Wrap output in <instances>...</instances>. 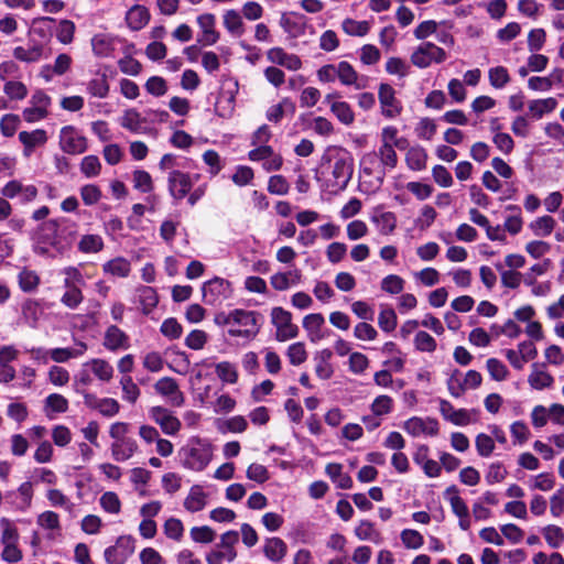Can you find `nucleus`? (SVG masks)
Segmentation results:
<instances>
[{
  "mask_svg": "<svg viewBox=\"0 0 564 564\" xmlns=\"http://www.w3.org/2000/svg\"><path fill=\"white\" fill-rule=\"evenodd\" d=\"M183 464L185 467L200 471L206 468L213 457V449L209 444L200 440H192L188 445L182 448Z\"/></svg>",
  "mask_w": 564,
  "mask_h": 564,
  "instance_id": "4",
  "label": "nucleus"
},
{
  "mask_svg": "<svg viewBox=\"0 0 564 564\" xmlns=\"http://www.w3.org/2000/svg\"><path fill=\"white\" fill-rule=\"evenodd\" d=\"M556 226V221L553 217L544 215L538 217L530 224V229L538 237H547L552 234Z\"/></svg>",
  "mask_w": 564,
  "mask_h": 564,
  "instance_id": "30",
  "label": "nucleus"
},
{
  "mask_svg": "<svg viewBox=\"0 0 564 564\" xmlns=\"http://www.w3.org/2000/svg\"><path fill=\"white\" fill-rule=\"evenodd\" d=\"M432 176L434 182L442 187H451L454 183L451 172L444 165H435L432 169Z\"/></svg>",
  "mask_w": 564,
  "mask_h": 564,
  "instance_id": "61",
  "label": "nucleus"
},
{
  "mask_svg": "<svg viewBox=\"0 0 564 564\" xmlns=\"http://www.w3.org/2000/svg\"><path fill=\"white\" fill-rule=\"evenodd\" d=\"M147 118L143 117L138 110L130 108L127 109L120 118V126L123 129L137 134H145L151 131L147 126Z\"/></svg>",
  "mask_w": 564,
  "mask_h": 564,
  "instance_id": "14",
  "label": "nucleus"
},
{
  "mask_svg": "<svg viewBox=\"0 0 564 564\" xmlns=\"http://www.w3.org/2000/svg\"><path fill=\"white\" fill-rule=\"evenodd\" d=\"M118 66L123 74L138 76L142 72V65L131 56H126L118 61Z\"/></svg>",
  "mask_w": 564,
  "mask_h": 564,
  "instance_id": "64",
  "label": "nucleus"
},
{
  "mask_svg": "<svg viewBox=\"0 0 564 564\" xmlns=\"http://www.w3.org/2000/svg\"><path fill=\"white\" fill-rule=\"evenodd\" d=\"M337 79L345 86H352L356 89L366 87L364 77H360L352 65L346 61L337 64Z\"/></svg>",
  "mask_w": 564,
  "mask_h": 564,
  "instance_id": "17",
  "label": "nucleus"
},
{
  "mask_svg": "<svg viewBox=\"0 0 564 564\" xmlns=\"http://www.w3.org/2000/svg\"><path fill=\"white\" fill-rule=\"evenodd\" d=\"M347 237L349 240H358L368 234V226L364 220H352L346 227Z\"/></svg>",
  "mask_w": 564,
  "mask_h": 564,
  "instance_id": "59",
  "label": "nucleus"
},
{
  "mask_svg": "<svg viewBox=\"0 0 564 564\" xmlns=\"http://www.w3.org/2000/svg\"><path fill=\"white\" fill-rule=\"evenodd\" d=\"M378 324L383 332L390 333L397 327V315L392 308H383L378 317Z\"/></svg>",
  "mask_w": 564,
  "mask_h": 564,
  "instance_id": "56",
  "label": "nucleus"
},
{
  "mask_svg": "<svg viewBox=\"0 0 564 564\" xmlns=\"http://www.w3.org/2000/svg\"><path fill=\"white\" fill-rule=\"evenodd\" d=\"M44 227L47 230L52 231H59V234L63 236L64 241L54 240L52 245L56 247V249L62 250L66 247H69L72 242L75 239V236L77 234V225L74 221H70L69 219H61L59 223L57 221H50L44 225Z\"/></svg>",
  "mask_w": 564,
  "mask_h": 564,
  "instance_id": "11",
  "label": "nucleus"
},
{
  "mask_svg": "<svg viewBox=\"0 0 564 564\" xmlns=\"http://www.w3.org/2000/svg\"><path fill=\"white\" fill-rule=\"evenodd\" d=\"M360 164L365 173H378L379 180L382 181L388 172L397 167L398 154L393 147L380 144L377 151L365 154Z\"/></svg>",
  "mask_w": 564,
  "mask_h": 564,
  "instance_id": "3",
  "label": "nucleus"
},
{
  "mask_svg": "<svg viewBox=\"0 0 564 564\" xmlns=\"http://www.w3.org/2000/svg\"><path fill=\"white\" fill-rule=\"evenodd\" d=\"M543 535L545 541L552 547H558L564 541V533L557 525H547L543 529Z\"/></svg>",
  "mask_w": 564,
  "mask_h": 564,
  "instance_id": "63",
  "label": "nucleus"
},
{
  "mask_svg": "<svg viewBox=\"0 0 564 564\" xmlns=\"http://www.w3.org/2000/svg\"><path fill=\"white\" fill-rule=\"evenodd\" d=\"M223 23L226 30L234 36H241L245 33V24L241 14L234 9L225 11Z\"/></svg>",
  "mask_w": 564,
  "mask_h": 564,
  "instance_id": "25",
  "label": "nucleus"
},
{
  "mask_svg": "<svg viewBox=\"0 0 564 564\" xmlns=\"http://www.w3.org/2000/svg\"><path fill=\"white\" fill-rule=\"evenodd\" d=\"M487 370L491 378L496 381L505 380L509 373L507 367L496 358H490L487 360Z\"/></svg>",
  "mask_w": 564,
  "mask_h": 564,
  "instance_id": "62",
  "label": "nucleus"
},
{
  "mask_svg": "<svg viewBox=\"0 0 564 564\" xmlns=\"http://www.w3.org/2000/svg\"><path fill=\"white\" fill-rule=\"evenodd\" d=\"M59 145L65 153L80 154L87 150V139L73 126H66L61 130Z\"/></svg>",
  "mask_w": 564,
  "mask_h": 564,
  "instance_id": "9",
  "label": "nucleus"
},
{
  "mask_svg": "<svg viewBox=\"0 0 564 564\" xmlns=\"http://www.w3.org/2000/svg\"><path fill=\"white\" fill-rule=\"evenodd\" d=\"M154 389L159 394L169 398V401L172 405L181 406L184 404V394L180 390V387L174 378L164 377L158 380L154 384Z\"/></svg>",
  "mask_w": 564,
  "mask_h": 564,
  "instance_id": "13",
  "label": "nucleus"
},
{
  "mask_svg": "<svg viewBox=\"0 0 564 564\" xmlns=\"http://www.w3.org/2000/svg\"><path fill=\"white\" fill-rule=\"evenodd\" d=\"M223 286L224 284H203L202 294L204 301L213 305L219 300L220 295L225 297V289Z\"/></svg>",
  "mask_w": 564,
  "mask_h": 564,
  "instance_id": "55",
  "label": "nucleus"
},
{
  "mask_svg": "<svg viewBox=\"0 0 564 564\" xmlns=\"http://www.w3.org/2000/svg\"><path fill=\"white\" fill-rule=\"evenodd\" d=\"M405 162L410 170L422 171L426 167L427 153L424 148L420 145L412 147L405 154Z\"/></svg>",
  "mask_w": 564,
  "mask_h": 564,
  "instance_id": "26",
  "label": "nucleus"
},
{
  "mask_svg": "<svg viewBox=\"0 0 564 564\" xmlns=\"http://www.w3.org/2000/svg\"><path fill=\"white\" fill-rule=\"evenodd\" d=\"M110 449L116 462H126L138 451V444L135 440L128 437L112 442Z\"/></svg>",
  "mask_w": 564,
  "mask_h": 564,
  "instance_id": "19",
  "label": "nucleus"
},
{
  "mask_svg": "<svg viewBox=\"0 0 564 564\" xmlns=\"http://www.w3.org/2000/svg\"><path fill=\"white\" fill-rule=\"evenodd\" d=\"M87 91L97 98H106L109 93V84L105 74L90 79L87 84Z\"/></svg>",
  "mask_w": 564,
  "mask_h": 564,
  "instance_id": "39",
  "label": "nucleus"
},
{
  "mask_svg": "<svg viewBox=\"0 0 564 564\" xmlns=\"http://www.w3.org/2000/svg\"><path fill=\"white\" fill-rule=\"evenodd\" d=\"M0 527L2 529L1 543L3 545L18 544L19 533L12 521L2 518L0 520Z\"/></svg>",
  "mask_w": 564,
  "mask_h": 564,
  "instance_id": "43",
  "label": "nucleus"
},
{
  "mask_svg": "<svg viewBox=\"0 0 564 564\" xmlns=\"http://www.w3.org/2000/svg\"><path fill=\"white\" fill-rule=\"evenodd\" d=\"M106 273H109L112 278H127L130 272V263L124 258H116L108 261L104 265Z\"/></svg>",
  "mask_w": 564,
  "mask_h": 564,
  "instance_id": "32",
  "label": "nucleus"
},
{
  "mask_svg": "<svg viewBox=\"0 0 564 564\" xmlns=\"http://www.w3.org/2000/svg\"><path fill=\"white\" fill-rule=\"evenodd\" d=\"M405 187L419 200L427 199L433 193V187L430 184L422 182H409Z\"/></svg>",
  "mask_w": 564,
  "mask_h": 564,
  "instance_id": "60",
  "label": "nucleus"
},
{
  "mask_svg": "<svg viewBox=\"0 0 564 564\" xmlns=\"http://www.w3.org/2000/svg\"><path fill=\"white\" fill-rule=\"evenodd\" d=\"M544 365L533 364L532 372L530 373L528 381L533 389L542 390L549 388L553 383V377L543 370Z\"/></svg>",
  "mask_w": 564,
  "mask_h": 564,
  "instance_id": "24",
  "label": "nucleus"
},
{
  "mask_svg": "<svg viewBox=\"0 0 564 564\" xmlns=\"http://www.w3.org/2000/svg\"><path fill=\"white\" fill-rule=\"evenodd\" d=\"M85 366H89L94 375L102 381H109L112 378L113 368L104 359H93Z\"/></svg>",
  "mask_w": 564,
  "mask_h": 564,
  "instance_id": "38",
  "label": "nucleus"
},
{
  "mask_svg": "<svg viewBox=\"0 0 564 564\" xmlns=\"http://www.w3.org/2000/svg\"><path fill=\"white\" fill-rule=\"evenodd\" d=\"M19 141L23 144V155L30 158L35 148L42 147L47 141L46 131L43 129H35L33 131H21L19 133Z\"/></svg>",
  "mask_w": 564,
  "mask_h": 564,
  "instance_id": "16",
  "label": "nucleus"
},
{
  "mask_svg": "<svg viewBox=\"0 0 564 564\" xmlns=\"http://www.w3.org/2000/svg\"><path fill=\"white\" fill-rule=\"evenodd\" d=\"M104 248V240L99 235H84L78 242V250L83 253H96Z\"/></svg>",
  "mask_w": 564,
  "mask_h": 564,
  "instance_id": "36",
  "label": "nucleus"
},
{
  "mask_svg": "<svg viewBox=\"0 0 564 564\" xmlns=\"http://www.w3.org/2000/svg\"><path fill=\"white\" fill-rule=\"evenodd\" d=\"M197 24L202 31L199 42L203 45H214L219 40L216 31V17L213 13H204L197 17Z\"/></svg>",
  "mask_w": 564,
  "mask_h": 564,
  "instance_id": "15",
  "label": "nucleus"
},
{
  "mask_svg": "<svg viewBox=\"0 0 564 564\" xmlns=\"http://www.w3.org/2000/svg\"><path fill=\"white\" fill-rule=\"evenodd\" d=\"M128 26L133 31L143 29L150 21V12L143 7L135 4L126 14Z\"/></svg>",
  "mask_w": 564,
  "mask_h": 564,
  "instance_id": "20",
  "label": "nucleus"
},
{
  "mask_svg": "<svg viewBox=\"0 0 564 564\" xmlns=\"http://www.w3.org/2000/svg\"><path fill=\"white\" fill-rule=\"evenodd\" d=\"M55 22L53 18L41 17L32 21L31 34L37 35L41 39H46L51 34L52 24Z\"/></svg>",
  "mask_w": 564,
  "mask_h": 564,
  "instance_id": "41",
  "label": "nucleus"
},
{
  "mask_svg": "<svg viewBox=\"0 0 564 564\" xmlns=\"http://www.w3.org/2000/svg\"><path fill=\"white\" fill-rule=\"evenodd\" d=\"M286 355L293 366H299L307 359L305 346L301 341L290 345Z\"/></svg>",
  "mask_w": 564,
  "mask_h": 564,
  "instance_id": "53",
  "label": "nucleus"
},
{
  "mask_svg": "<svg viewBox=\"0 0 564 564\" xmlns=\"http://www.w3.org/2000/svg\"><path fill=\"white\" fill-rule=\"evenodd\" d=\"M140 303L143 306L145 314L150 313L153 307L156 306L159 299L154 289L150 286H143L139 290Z\"/></svg>",
  "mask_w": 564,
  "mask_h": 564,
  "instance_id": "47",
  "label": "nucleus"
},
{
  "mask_svg": "<svg viewBox=\"0 0 564 564\" xmlns=\"http://www.w3.org/2000/svg\"><path fill=\"white\" fill-rule=\"evenodd\" d=\"M288 552L285 542L280 538H268L264 542L263 553L264 555L273 561L280 562Z\"/></svg>",
  "mask_w": 564,
  "mask_h": 564,
  "instance_id": "23",
  "label": "nucleus"
},
{
  "mask_svg": "<svg viewBox=\"0 0 564 564\" xmlns=\"http://www.w3.org/2000/svg\"><path fill=\"white\" fill-rule=\"evenodd\" d=\"M91 46L95 55L108 57L115 50L113 37L107 34H96L91 39Z\"/></svg>",
  "mask_w": 564,
  "mask_h": 564,
  "instance_id": "29",
  "label": "nucleus"
},
{
  "mask_svg": "<svg viewBox=\"0 0 564 564\" xmlns=\"http://www.w3.org/2000/svg\"><path fill=\"white\" fill-rule=\"evenodd\" d=\"M401 541L406 549H420L423 543V536L416 530L405 529L400 534Z\"/></svg>",
  "mask_w": 564,
  "mask_h": 564,
  "instance_id": "52",
  "label": "nucleus"
},
{
  "mask_svg": "<svg viewBox=\"0 0 564 564\" xmlns=\"http://www.w3.org/2000/svg\"><path fill=\"white\" fill-rule=\"evenodd\" d=\"M447 54L444 48L433 42H422L411 53L410 61L417 68H427L433 63L445 62Z\"/></svg>",
  "mask_w": 564,
  "mask_h": 564,
  "instance_id": "5",
  "label": "nucleus"
},
{
  "mask_svg": "<svg viewBox=\"0 0 564 564\" xmlns=\"http://www.w3.org/2000/svg\"><path fill=\"white\" fill-rule=\"evenodd\" d=\"M414 345L420 351L432 352L436 349L435 339L426 332H417L414 338Z\"/></svg>",
  "mask_w": 564,
  "mask_h": 564,
  "instance_id": "58",
  "label": "nucleus"
},
{
  "mask_svg": "<svg viewBox=\"0 0 564 564\" xmlns=\"http://www.w3.org/2000/svg\"><path fill=\"white\" fill-rule=\"evenodd\" d=\"M354 172V159L349 151L341 147H328L321 160V173L327 186L344 189Z\"/></svg>",
  "mask_w": 564,
  "mask_h": 564,
  "instance_id": "1",
  "label": "nucleus"
},
{
  "mask_svg": "<svg viewBox=\"0 0 564 564\" xmlns=\"http://www.w3.org/2000/svg\"><path fill=\"white\" fill-rule=\"evenodd\" d=\"M330 111L336 116V118L344 124L349 126L355 120V115L346 101H334L330 104Z\"/></svg>",
  "mask_w": 564,
  "mask_h": 564,
  "instance_id": "35",
  "label": "nucleus"
},
{
  "mask_svg": "<svg viewBox=\"0 0 564 564\" xmlns=\"http://www.w3.org/2000/svg\"><path fill=\"white\" fill-rule=\"evenodd\" d=\"M104 345L110 350L126 348L128 346V337L119 327L112 325L106 330Z\"/></svg>",
  "mask_w": 564,
  "mask_h": 564,
  "instance_id": "27",
  "label": "nucleus"
},
{
  "mask_svg": "<svg viewBox=\"0 0 564 564\" xmlns=\"http://www.w3.org/2000/svg\"><path fill=\"white\" fill-rule=\"evenodd\" d=\"M75 24L70 20H61L56 30V37L63 44H69L74 39Z\"/></svg>",
  "mask_w": 564,
  "mask_h": 564,
  "instance_id": "48",
  "label": "nucleus"
},
{
  "mask_svg": "<svg viewBox=\"0 0 564 564\" xmlns=\"http://www.w3.org/2000/svg\"><path fill=\"white\" fill-rule=\"evenodd\" d=\"M557 107V101L553 97L543 99H533L528 102L529 113L534 119H541L544 115L551 113Z\"/></svg>",
  "mask_w": 564,
  "mask_h": 564,
  "instance_id": "22",
  "label": "nucleus"
},
{
  "mask_svg": "<svg viewBox=\"0 0 564 564\" xmlns=\"http://www.w3.org/2000/svg\"><path fill=\"white\" fill-rule=\"evenodd\" d=\"M324 322L325 319L323 315L318 313L310 314L304 317L303 327L308 332L312 341H315L322 337L319 332Z\"/></svg>",
  "mask_w": 564,
  "mask_h": 564,
  "instance_id": "34",
  "label": "nucleus"
},
{
  "mask_svg": "<svg viewBox=\"0 0 564 564\" xmlns=\"http://www.w3.org/2000/svg\"><path fill=\"white\" fill-rule=\"evenodd\" d=\"M488 77L490 85L496 89L503 88L510 82L508 69L503 66H496L489 69Z\"/></svg>",
  "mask_w": 564,
  "mask_h": 564,
  "instance_id": "40",
  "label": "nucleus"
},
{
  "mask_svg": "<svg viewBox=\"0 0 564 564\" xmlns=\"http://www.w3.org/2000/svg\"><path fill=\"white\" fill-rule=\"evenodd\" d=\"M133 186L142 193H150L153 189L151 175L144 170H135L132 174Z\"/></svg>",
  "mask_w": 564,
  "mask_h": 564,
  "instance_id": "44",
  "label": "nucleus"
},
{
  "mask_svg": "<svg viewBox=\"0 0 564 564\" xmlns=\"http://www.w3.org/2000/svg\"><path fill=\"white\" fill-rule=\"evenodd\" d=\"M378 99L380 102L381 113L388 119H394L402 112V104L395 97L394 88L389 84H380L378 90Z\"/></svg>",
  "mask_w": 564,
  "mask_h": 564,
  "instance_id": "8",
  "label": "nucleus"
},
{
  "mask_svg": "<svg viewBox=\"0 0 564 564\" xmlns=\"http://www.w3.org/2000/svg\"><path fill=\"white\" fill-rule=\"evenodd\" d=\"M370 220L376 225L378 231L381 235H391L397 228V216L392 212H383L380 209L373 210L370 216Z\"/></svg>",
  "mask_w": 564,
  "mask_h": 564,
  "instance_id": "18",
  "label": "nucleus"
},
{
  "mask_svg": "<svg viewBox=\"0 0 564 564\" xmlns=\"http://www.w3.org/2000/svg\"><path fill=\"white\" fill-rule=\"evenodd\" d=\"M150 417L167 435H175L181 430V421L172 412L163 406H153L150 409Z\"/></svg>",
  "mask_w": 564,
  "mask_h": 564,
  "instance_id": "10",
  "label": "nucleus"
},
{
  "mask_svg": "<svg viewBox=\"0 0 564 564\" xmlns=\"http://www.w3.org/2000/svg\"><path fill=\"white\" fill-rule=\"evenodd\" d=\"M133 553V542L130 538L121 536L116 544L105 550V560L108 564H124Z\"/></svg>",
  "mask_w": 564,
  "mask_h": 564,
  "instance_id": "12",
  "label": "nucleus"
},
{
  "mask_svg": "<svg viewBox=\"0 0 564 564\" xmlns=\"http://www.w3.org/2000/svg\"><path fill=\"white\" fill-rule=\"evenodd\" d=\"M101 170V163L96 155H87L83 158L80 162V172L86 177H95L99 175Z\"/></svg>",
  "mask_w": 564,
  "mask_h": 564,
  "instance_id": "46",
  "label": "nucleus"
},
{
  "mask_svg": "<svg viewBox=\"0 0 564 564\" xmlns=\"http://www.w3.org/2000/svg\"><path fill=\"white\" fill-rule=\"evenodd\" d=\"M272 324L275 326V338L279 341H285L295 338L299 334V327L292 323V315L282 307H274L271 312Z\"/></svg>",
  "mask_w": 564,
  "mask_h": 564,
  "instance_id": "7",
  "label": "nucleus"
},
{
  "mask_svg": "<svg viewBox=\"0 0 564 564\" xmlns=\"http://www.w3.org/2000/svg\"><path fill=\"white\" fill-rule=\"evenodd\" d=\"M43 47L42 45H32L31 47L17 46L13 50V56L25 63L37 62L42 57Z\"/></svg>",
  "mask_w": 564,
  "mask_h": 564,
  "instance_id": "33",
  "label": "nucleus"
},
{
  "mask_svg": "<svg viewBox=\"0 0 564 564\" xmlns=\"http://www.w3.org/2000/svg\"><path fill=\"white\" fill-rule=\"evenodd\" d=\"M3 91L12 100H22L28 96L26 86L18 80L7 82Z\"/></svg>",
  "mask_w": 564,
  "mask_h": 564,
  "instance_id": "45",
  "label": "nucleus"
},
{
  "mask_svg": "<svg viewBox=\"0 0 564 564\" xmlns=\"http://www.w3.org/2000/svg\"><path fill=\"white\" fill-rule=\"evenodd\" d=\"M386 72L390 75L405 77L410 72V66L400 57H390L386 63Z\"/></svg>",
  "mask_w": 564,
  "mask_h": 564,
  "instance_id": "49",
  "label": "nucleus"
},
{
  "mask_svg": "<svg viewBox=\"0 0 564 564\" xmlns=\"http://www.w3.org/2000/svg\"><path fill=\"white\" fill-rule=\"evenodd\" d=\"M355 534L359 540H369L375 543L381 542V534L375 529L373 523L362 520L355 529Z\"/></svg>",
  "mask_w": 564,
  "mask_h": 564,
  "instance_id": "37",
  "label": "nucleus"
},
{
  "mask_svg": "<svg viewBox=\"0 0 564 564\" xmlns=\"http://www.w3.org/2000/svg\"><path fill=\"white\" fill-rule=\"evenodd\" d=\"M206 498L207 495L200 486H193L188 496L185 498L184 507L191 512L200 511L206 506Z\"/></svg>",
  "mask_w": 564,
  "mask_h": 564,
  "instance_id": "28",
  "label": "nucleus"
},
{
  "mask_svg": "<svg viewBox=\"0 0 564 564\" xmlns=\"http://www.w3.org/2000/svg\"><path fill=\"white\" fill-rule=\"evenodd\" d=\"M236 556V550L219 549L207 554L206 561L208 564H223L224 561L232 562Z\"/></svg>",
  "mask_w": 564,
  "mask_h": 564,
  "instance_id": "57",
  "label": "nucleus"
},
{
  "mask_svg": "<svg viewBox=\"0 0 564 564\" xmlns=\"http://www.w3.org/2000/svg\"><path fill=\"white\" fill-rule=\"evenodd\" d=\"M359 58L364 65H375L381 58L379 48L372 44H365L359 51Z\"/></svg>",
  "mask_w": 564,
  "mask_h": 564,
  "instance_id": "51",
  "label": "nucleus"
},
{
  "mask_svg": "<svg viewBox=\"0 0 564 564\" xmlns=\"http://www.w3.org/2000/svg\"><path fill=\"white\" fill-rule=\"evenodd\" d=\"M200 178V174L185 173L180 170H172L167 175V187L170 195L175 200H182L192 191L195 183Z\"/></svg>",
  "mask_w": 564,
  "mask_h": 564,
  "instance_id": "6",
  "label": "nucleus"
},
{
  "mask_svg": "<svg viewBox=\"0 0 564 564\" xmlns=\"http://www.w3.org/2000/svg\"><path fill=\"white\" fill-rule=\"evenodd\" d=\"M145 90L155 97L164 96L167 91L166 80L161 76H152L150 77L145 85Z\"/></svg>",
  "mask_w": 564,
  "mask_h": 564,
  "instance_id": "50",
  "label": "nucleus"
},
{
  "mask_svg": "<svg viewBox=\"0 0 564 564\" xmlns=\"http://www.w3.org/2000/svg\"><path fill=\"white\" fill-rule=\"evenodd\" d=\"M509 210L517 212L516 215L508 216L503 224L505 231L507 230L511 235H517L522 230L523 219L521 217L520 208L516 205L507 207Z\"/></svg>",
  "mask_w": 564,
  "mask_h": 564,
  "instance_id": "42",
  "label": "nucleus"
},
{
  "mask_svg": "<svg viewBox=\"0 0 564 564\" xmlns=\"http://www.w3.org/2000/svg\"><path fill=\"white\" fill-rule=\"evenodd\" d=\"M296 107L294 101L289 97H284L279 104L271 106L267 110L265 117L270 122L279 123L285 113L293 116Z\"/></svg>",
  "mask_w": 564,
  "mask_h": 564,
  "instance_id": "21",
  "label": "nucleus"
},
{
  "mask_svg": "<svg viewBox=\"0 0 564 564\" xmlns=\"http://www.w3.org/2000/svg\"><path fill=\"white\" fill-rule=\"evenodd\" d=\"M341 29L350 36H365L369 33L371 23L369 21H357L347 18L341 22Z\"/></svg>",
  "mask_w": 564,
  "mask_h": 564,
  "instance_id": "31",
  "label": "nucleus"
},
{
  "mask_svg": "<svg viewBox=\"0 0 564 564\" xmlns=\"http://www.w3.org/2000/svg\"><path fill=\"white\" fill-rule=\"evenodd\" d=\"M217 376L225 382L236 383L238 373L235 366L228 361H223L216 365Z\"/></svg>",
  "mask_w": 564,
  "mask_h": 564,
  "instance_id": "54",
  "label": "nucleus"
},
{
  "mask_svg": "<svg viewBox=\"0 0 564 564\" xmlns=\"http://www.w3.org/2000/svg\"><path fill=\"white\" fill-rule=\"evenodd\" d=\"M261 315L252 311L232 310L229 313L219 312L215 315L216 325L228 328L231 337H241L246 340L254 338L259 330Z\"/></svg>",
  "mask_w": 564,
  "mask_h": 564,
  "instance_id": "2",
  "label": "nucleus"
}]
</instances>
